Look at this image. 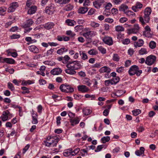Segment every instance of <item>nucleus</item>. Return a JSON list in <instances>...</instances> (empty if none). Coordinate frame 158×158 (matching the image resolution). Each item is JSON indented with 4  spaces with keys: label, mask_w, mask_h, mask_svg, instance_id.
Here are the masks:
<instances>
[{
    "label": "nucleus",
    "mask_w": 158,
    "mask_h": 158,
    "mask_svg": "<svg viewBox=\"0 0 158 158\" xmlns=\"http://www.w3.org/2000/svg\"><path fill=\"white\" fill-rule=\"evenodd\" d=\"M152 10L151 8L147 7L145 8L144 11V15L143 17H140L139 18V21L142 25L145 24V22L148 23L150 20V18L149 15L151 14Z\"/></svg>",
    "instance_id": "1"
},
{
    "label": "nucleus",
    "mask_w": 158,
    "mask_h": 158,
    "mask_svg": "<svg viewBox=\"0 0 158 158\" xmlns=\"http://www.w3.org/2000/svg\"><path fill=\"white\" fill-rule=\"evenodd\" d=\"M59 140V139L58 137L51 136L49 137H48L47 140L44 141V142L46 146L54 147L56 146Z\"/></svg>",
    "instance_id": "2"
},
{
    "label": "nucleus",
    "mask_w": 158,
    "mask_h": 158,
    "mask_svg": "<svg viewBox=\"0 0 158 158\" xmlns=\"http://www.w3.org/2000/svg\"><path fill=\"white\" fill-rule=\"evenodd\" d=\"M128 73L131 76H132L136 74L137 76H139L142 73V71L139 70V68L137 66L134 65L130 68L128 71Z\"/></svg>",
    "instance_id": "3"
},
{
    "label": "nucleus",
    "mask_w": 158,
    "mask_h": 158,
    "mask_svg": "<svg viewBox=\"0 0 158 158\" xmlns=\"http://www.w3.org/2000/svg\"><path fill=\"white\" fill-rule=\"evenodd\" d=\"M66 67H69L71 69L76 70L78 69L81 68V65L80 61H74L69 62L66 65Z\"/></svg>",
    "instance_id": "4"
},
{
    "label": "nucleus",
    "mask_w": 158,
    "mask_h": 158,
    "mask_svg": "<svg viewBox=\"0 0 158 158\" xmlns=\"http://www.w3.org/2000/svg\"><path fill=\"white\" fill-rule=\"evenodd\" d=\"M60 89L62 92L67 93H72L74 91L73 88L71 86L64 84L60 86Z\"/></svg>",
    "instance_id": "5"
},
{
    "label": "nucleus",
    "mask_w": 158,
    "mask_h": 158,
    "mask_svg": "<svg viewBox=\"0 0 158 158\" xmlns=\"http://www.w3.org/2000/svg\"><path fill=\"white\" fill-rule=\"evenodd\" d=\"M156 60V57L153 55H150L146 58L145 63L148 65H151L154 63Z\"/></svg>",
    "instance_id": "6"
},
{
    "label": "nucleus",
    "mask_w": 158,
    "mask_h": 158,
    "mask_svg": "<svg viewBox=\"0 0 158 158\" xmlns=\"http://www.w3.org/2000/svg\"><path fill=\"white\" fill-rule=\"evenodd\" d=\"M96 32L94 31H89L83 33L82 35L86 39L89 40L92 37L96 35Z\"/></svg>",
    "instance_id": "7"
},
{
    "label": "nucleus",
    "mask_w": 158,
    "mask_h": 158,
    "mask_svg": "<svg viewBox=\"0 0 158 158\" xmlns=\"http://www.w3.org/2000/svg\"><path fill=\"white\" fill-rule=\"evenodd\" d=\"M139 27L138 24H135L133 28L128 30L127 33L128 34H137L139 32Z\"/></svg>",
    "instance_id": "8"
},
{
    "label": "nucleus",
    "mask_w": 158,
    "mask_h": 158,
    "mask_svg": "<svg viewBox=\"0 0 158 158\" xmlns=\"http://www.w3.org/2000/svg\"><path fill=\"white\" fill-rule=\"evenodd\" d=\"M18 6L19 5L17 2H13L10 5V7L8 8V12L10 13L14 11Z\"/></svg>",
    "instance_id": "9"
},
{
    "label": "nucleus",
    "mask_w": 158,
    "mask_h": 158,
    "mask_svg": "<svg viewBox=\"0 0 158 158\" xmlns=\"http://www.w3.org/2000/svg\"><path fill=\"white\" fill-rule=\"evenodd\" d=\"M104 2V0H97L94 2L93 4L95 8L99 9Z\"/></svg>",
    "instance_id": "10"
},
{
    "label": "nucleus",
    "mask_w": 158,
    "mask_h": 158,
    "mask_svg": "<svg viewBox=\"0 0 158 158\" xmlns=\"http://www.w3.org/2000/svg\"><path fill=\"white\" fill-rule=\"evenodd\" d=\"M78 90L79 91L83 93L88 92L89 90V89L85 85H79L77 86Z\"/></svg>",
    "instance_id": "11"
},
{
    "label": "nucleus",
    "mask_w": 158,
    "mask_h": 158,
    "mask_svg": "<svg viewBox=\"0 0 158 158\" xmlns=\"http://www.w3.org/2000/svg\"><path fill=\"white\" fill-rule=\"evenodd\" d=\"M54 6L53 5H51L49 6L46 7L45 9V12L48 15H52L54 11Z\"/></svg>",
    "instance_id": "12"
},
{
    "label": "nucleus",
    "mask_w": 158,
    "mask_h": 158,
    "mask_svg": "<svg viewBox=\"0 0 158 158\" xmlns=\"http://www.w3.org/2000/svg\"><path fill=\"white\" fill-rule=\"evenodd\" d=\"M143 5L139 2H137L134 6L132 7V10L135 12H137L139 10V9L142 8Z\"/></svg>",
    "instance_id": "13"
},
{
    "label": "nucleus",
    "mask_w": 158,
    "mask_h": 158,
    "mask_svg": "<svg viewBox=\"0 0 158 158\" xmlns=\"http://www.w3.org/2000/svg\"><path fill=\"white\" fill-rule=\"evenodd\" d=\"M103 40L106 44L109 45H112L113 43L112 39L111 37H105Z\"/></svg>",
    "instance_id": "14"
},
{
    "label": "nucleus",
    "mask_w": 158,
    "mask_h": 158,
    "mask_svg": "<svg viewBox=\"0 0 158 158\" xmlns=\"http://www.w3.org/2000/svg\"><path fill=\"white\" fill-rule=\"evenodd\" d=\"M33 21L31 19L27 20L22 25V26L24 28L29 27L33 24Z\"/></svg>",
    "instance_id": "15"
},
{
    "label": "nucleus",
    "mask_w": 158,
    "mask_h": 158,
    "mask_svg": "<svg viewBox=\"0 0 158 158\" xmlns=\"http://www.w3.org/2000/svg\"><path fill=\"white\" fill-rule=\"evenodd\" d=\"M7 113H8V110L4 111L2 112V114L0 117V118L2 119L3 121L5 122L8 120Z\"/></svg>",
    "instance_id": "16"
},
{
    "label": "nucleus",
    "mask_w": 158,
    "mask_h": 158,
    "mask_svg": "<svg viewBox=\"0 0 158 158\" xmlns=\"http://www.w3.org/2000/svg\"><path fill=\"white\" fill-rule=\"evenodd\" d=\"M61 69L58 68H54L52 69L50 72L51 74L53 75H58L60 74L62 72Z\"/></svg>",
    "instance_id": "17"
},
{
    "label": "nucleus",
    "mask_w": 158,
    "mask_h": 158,
    "mask_svg": "<svg viewBox=\"0 0 158 158\" xmlns=\"http://www.w3.org/2000/svg\"><path fill=\"white\" fill-rule=\"evenodd\" d=\"M111 71V69L110 68L106 66H105L101 68L99 70V72L100 73H110Z\"/></svg>",
    "instance_id": "18"
},
{
    "label": "nucleus",
    "mask_w": 158,
    "mask_h": 158,
    "mask_svg": "<svg viewBox=\"0 0 158 158\" xmlns=\"http://www.w3.org/2000/svg\"><path fill=\"white\" fill-rule=\"evenodd\" d=\"M144 148L143 147H141L140 148L139 150H138L135 151V154L137 156H140L141 155L142 156H144Z\"/></svg>",
    "instance_id": "19"
},
{
    "label": "nucleus",
    "mask_w": 158,
    "mask_h": 158,
    "mask_svg": "<svg viewBox=\"0 0 158 158\" xmlns=\"http://www.w3.org/2000/svg\"><path fill=\"white\" fill-rule=\"evenodd\" d=\"M79 121V119L78 117H76L74 118L71 119L70 120V122L71 123V125L73 126H74L76 124H78Z\"/></svg>",
    "instance_id": "20"
},
{
    "label": "nucleus",
    "mask_w": 158,
    "mask_h": 158,
    "mask_svg": "<svg viewBox=\"0 0 158 158\" xmlns=\"http://www.w3.org/2000/svg\"><path fill=\"white\" fill-rule=\"evenodd\" d=\"M29 49L34 53H38L39 52L38 48L35 45H31L28 47Z\"/></svg>",
    "instance_id": "21"
},
{
    "label": "nucleus",
    "mask_w": 158,
    "mask_h": 158,
    "mask_svg": "<svg viewBox=\"0 0 158 158\" xmlns=\"http://www.w3.org/2000/svg\"><path fill=\"white\" fill-rule=\"evenodd\" d=\"M67 69L64 70L66 73L72 75L75 74L76 73L75 70L74 69H71L69 67H67Z\"/></svg>",
    "instance_id": "22"
},
{
    "label": "nucleus",
    "mask_w": 158,
    "mask_h": 158,
    "mask_svg": "<svg viewBox=\"0 0 158 158\" xmlns=\"http://www.w3.org/2000/svg\"><path fill=\"white\" fill-rule=\"evenodd\" d=\"M2 63H6L9 64H14L15 63V60L12 58H6L2 59Z\"/></svg>",
    "instance_id": "23"
},
{
    "label": "nucleus",
    "mask_w": 158,
    "mask_h": 158,
    "mask_svg": "<svg viewBox=\"0 0 158 158\" xmlns=\"http://www.w3.org/2000/svg\"><path fill=\"white\" fill-rule=\"evenodd\" d=\"M37 10V7L35 6H31L28 10L27 13L28 14L32 15L35 13Z\"/></svg>",
    "instance_id": "24"
},
{
    "label": "nucleus",
    "mask_w": 158,
    "mask_h": 158,
    "mask_svg": "<svg viewBox=\"0 0 158 158\" xmlns=\"http://www.w3.org/2000/svg\"><path fill=\"white\" fill-rule=\"evenodd\" d=\"M144 42L143 40L142 39H139L137 42H135L134 44V46L135 47H141L143 46Z\"/></svg>",
    "instance_id": "25"
},
{
    "label": "nucleus",
    "mask_w": 158,
    "mask_h": 158,
    "mask_svg": "<svg viewBox=\"0 0 158 158\" xmlns=\"http://www.w3.org/2000/svg\"><path fill=\"white\" fill-rule=\"evenodd\" d=\"M54 25L53 23L49 22L45 24L44 25V27L45 29L49 30L53 28Z\"/></svg>",
    "instance_id": "26"
},
{
    "label": "nucleus",
    "mask_w": 158,
    "mask_h": 158,
    "mask_svg": "<svg viewBox=\"0 0 158 158\" xmlns=\"http://www.w3.org/2000/svg\"><path fill=\"white\" fill-rule=\"evenodd\" d=\"M128 8V6L127 5L124 4H122L119 8V10L120 11H123L125 12H126V10Z\"/></svg>",
    "instance_id": "27"
},
{
    "label": "nucleus",
    "mask_w": 158,
    "mask_h": 158,
    "mask_svg": "<svg viewBox=\"0 0 158 158\" xmlns=\"http://www.w3.org/2000/svg\"><path fill=\"white\" fill-rule=\"evenodd\" d=\"M65 22L69 26H73L76 24V22L73 20L67 19L66 20Z\"/></svg>",
    "instance_id": "28"
},
{
    "label": "nucleus",
    "mask_w": 158,
    "mask_h": 158,
    "mask_svg": "<svg viewBox=\"0 0 158 158\" xmlns=\"http://www.w3.org/2000/svg\"><path fill=\"white\" fill-rule=\"evenodd\" d=\"M88 10V9L87 7H81L78 10V12L79 13L84 14L86 13Z\"/></svg>",
    "instance_id": "29"
},
{
    "label": "nucleus",
    "mask_w": 158,
    "mask_h": 158,
    "mask_svg": "<svg viewBox=\"0 0 158 158\" xmlns=\"http://www.w3.org/2000/svg\"><path fill=\"white\" fill-rule=\"evenodd\" d=\"M79 53L82 59L85 60L88 59V56L85 51H80Z\"/></svg>",
    "instance_id": "30"
},
{
    "label": "nucleus",
    "mask_w": 158,
    "mask_h": 158,
    "mask_svg": "<svg viewBox=\"0 0 158 158\" xmlns=\"http://www.w3.org/2000/svg\"><path fill=\"white\" fill-rule=\"evenodd\" d=\"M88 53L90 55H96L98 53L97 50L94 49H92L88 51Z\"/></svg>",
    "instance_id": "31"
},
{
    "label": "nucleus",
    "mask_w": 158,
    "mask_h": 158,
    "mask_svg": "<svg viewBox=\"0 0 158 158\" xmlns=\"http://www.w3.org/2000/svg\"><path fill=\"white\" fill-rule=\"evenodd\" d=\"M70 0H54L56 3L60 4H65L68 3Z\"/></svg>",
    "instance_id": "32"
},
{
    "label": "nucleus",
    "mask_w": 158,
    "mask_h": 158,
    "mask_svg": "<svg viewBox=\"0 0 158 158\" xmlns=\"http://www.w3.org/2000/svg\"><path fill=\"white\" fill-rule=\"evenodd\" d=\"M68 51L67 49L65 48H61L58 50L56 51L57 54L59 55H62L64 52H66Z\"/></svg>",
    "instance_id": "33"
},
{
    "label": "nucleus",
    "mask_w": 158,
    "mask_h": 158,
    "mask_svg": "<svg viewBox=\"0 0 158 158\" xmlns=\"http://www.w3.org/2000/svg\"><path fill=\"white\" fill-rule=\"evenodd\" d=\"M71 151V155L74 156L77 155L80 151V148H77L75 149L74 150L72 151V149H71L69 151Z\"/></svg>",
    "instance_id": "34"
},
{
    "label": "nucleus",
    "mask_w": 158,
    "mask_h": 158,
    "mask_svg": "<svg viewBox=\"0 0 158 158\" xmlns=\"http://www.w3.org/2000/svg\"><path fill=\"white\" fill-rule=\"evenodd\" d=\"M125 13L127 15L131 18H132L135 16V14L131 10L126 11Z\"/></svg>",
    "instance_id": "35"
},
{
    "label": "nucleus",
    "mask_w": 158,
    "mask_h": 158,
    "mask_svg": "<svg viewBox=\"0 0 158 158\" xmlns=\"http://www.w3.org/2000/svg\"><path fill=\"white\" fill-rule=\"evenodd\" d=\"M37 114H32V117L33 121L32 123L34 124H36L38 123V121L37 119Z\"/></svg>",
    "instance_id": "36"
},
{
    "label": "nucleus",
    "mask_w": 158,
    "mask_h": 158,
    "mask_svg": "<svg viewBox=\"0 0 158 158\" xmlns=\"http://www.w3.org/2000/svg\"><path fill=\"white\" fill-rule=\"evenodd\" d=\"M124 30V28L122 26L118 25L115 27V30L117 32L123 31Z\"/></svg>",
    "instance_id": "37"
},
{
    "label": "nucleus",
    "mask_w": 158,
    "mask_h": 158,
    "mask_svg": "<svg viewBox=\"0 0 158 158\" xmlns=\"http://www.w3.org/2000/svg\"><path fill=\"white\" fill-rule=\"evenodd\" d=\"M139 53L140 55H143L147 54L148 53V51L145 48H142L139 50Z\"/></svg>",
    "instance_id": "38"
},
{
    "label": "nucleus",
    "mask_w": 158,
    "mask_h": 158,
    "mask_svg": "<svg viewBox=\"0 0 158 158\" xmlns=\"http://www.w3.org/2000/svg\"><path fill=\"white\" fill-rule=\"evenodd\" d=\"M54 49L51 48L49 50H48L46 52L44 53V56H48L51 55L54 51Z\"/></svg>",
    "instance_id": "39"
},
{
    "label": "nucleus",
    "mask_w": 158,
    "mask_h": 158,
    "mask_svg": "<svg viewBox=\"0 0 158 158\" xmlns=\"http://www.w3.org/2000/svg\"><path fill=\"white\" fill-rule=\"evenodd\" d=\"M91 112V110L89 109L85 108L83 110V114L85 115H88L90 114Z\"/></svg>",
    "instance_id": "40"
},
{
    "label": "nucleus",
    "mask_w": 158,
    "mask_h": 158,
    "mask_svg": "<svg viewBox=\"0 0 158 158\" xmlns=\"http://www.w3.org/2000/svg\"><path fill=\"white\" fill-rule=\"evenodd\" d=\"M83 28V27L82 25H77L74 27L75 31L76 32L80 31Z\"/></svg>",
    "instance_id": "41"
},
{
    "label": "nucleus",
    "mask_w": 158,
    "mask_h": 158,
    "mask_svg": "<svg viewBox=\"0 0 158 158\" xmlns=\"http://www.w3.org/2000/svg\"><path fill=\"white\" fill-rule=\"evenodd\" d=\"M44 20V17L43 16H41L38 18L36 22L38 24H40L41 23L43 22Z\"/></svg>",
    "instance_id": "42"
},
{
    "label": "nucleus",
    "mask_w": 158,
    "mask_h": 158,
    "mask_svg": "<svg viewBox=\"0 0 158 158\" xmlns=\"http://www.w3.org/2000/svg\"><path fill=\"white\" fill-rule=\"evenodd\" d=\"M110 139V137L109 136H104L101 139V140L103 143H105L108 142Z\"/></svg>",
    "instance_id": "43"
},
{
    "label": "nucleus",
    "mask_w": 158,
    "mask_h": 158,
    "mask_svg": "<svg viewBox=\"0 0 158 158\" xmlns=\"http://www.w3.org/2000/svg\"><path fill=\"white\" fill-rule=\"evenodd\" d=\"M88 148L87 147L86 149H83L81 150V153L82 154V156H84L85 154H88Z\"/></svg>",
    "instance_id": "44"
},
{
    "label": "nucleus",
    "mask_w": 158,
    "mask_h": 158,
    "mask_svg": "<svg viewBox=\"0 0 158 158\" xmlns=\"http://www.w3.org/2000/svg\"><path fill=\"white\" fill-rule=\"evenodd\" d=\"M156 46V42L154 41H151L149 44V47L152 49L155 48Z\"/></svg>",
    "instance_id": "45"
},
{
    "label": "nucleus",
    "mask_w": 158,
    "mask_h": 158,
    "mask_svg": "<svg viewBox=\"0 0 158 158\" xmlns=\"http://www.w3.org/2000/svg\"><path fill=\"white\" fill-rule=\"evenodd\" d=\"M112 59L114 61H118L120 59V57L118 54H113Z\"/></svg>",
    "instance_id": "46"
},
{
    "label": "nucleus",
    "mask_w": 158,
    "mask_h": 158,
    "mask_svg": "<svg viewBox=\"0 0 158 158\" xmlns=\"http://www.w3.org/2000/svg\"><path fill=\"white\" fill-rule=\"evenodd\" d=\"M111 80L113 84H116L119 81V78L118 77H114Z\"/></svg>",
    "instance_id": "47"
},
{
    "label": "nucleus",
    "mask_w": 158,
    "mask_h": 158,
    "mask_svg": "<svg viewBox=\"0 0 158 158\" xmlns=\"http://www.w3.org/2000/svg\"><path fill=\"white\" fill-rule=\"evenodd\" d=\"M132 112L133 114L136 116L141 113V111L139 109H136L133 110Z\"/></svg>",
    "instance_id": "48"
},
{
    "label": "nucleus",
    "mask_w": 158,
    "mask_h": 158,
    "mask_svg": "<svg viewBox=\"0 0 158 158\" xmlns=\"http://www.w3.org/2000/svg\"><path fill=\"white\" fill-rule=\"evenodd\" d=\"M8 53V55H11V56L13 57H16L17 56L18 54L16 52H9L8 50L7 51Z\"/></svg>",
    "instance_id": "49"
},
{
    "label": "nucleus",
    "mask_w": 158,
    "mask_h": 158,
    "mask_svg": "<svg viewBox=\"0 0 158 158\" xmlns=\"http://www.w3.org/2000/svg\"><path fill=\"white\" fill-rule=\"evenodd\" d=\"M98 49L103 54H104L106 52V49L101 46L99 47Z\"/></svg>",
    "instance_id": "50"
},
{
    "label": "nucleus",
    "mask_w": 158,
    "mask_h": 158,
    "mask_svg": "<svg viewBox=\"0 0 158 158\" xmlns=\"http://www.w3.org/2000/svg\"><path fill=\"white\" fill-rule=\"evenodd\" d=\"M8 88L11 91H13L15 90V88L12 83L9 82L7 84Z\"/></svg>",
    "instance_id": "51"
},
{
    "label": "nucleus",
    "mask_w": 158,
    "mask_h": 158,
    "mask_svg": "<svg viewBox=\"0 0 158 158\" xmlns=\"http://www.w3.org/2000/svg\"><path fill=\"white\" fill-rule=\"evenodd\" d=\"M73 8V6L70 4L67 5L65 7V10L66 11H69L71 10Z\"/></svg>",
    "instance_id": "52"
},
{
    "label": "nucleus",
    "mask_w": 158,
    "mask_h": 158,
    "mask_svg": "<svg viewBox=\"0 0 158 158\" xmlns=\"http://www.w3.org/2000/svg\"><path fill=\"white\" fill-rule=\"evenodd\" d=\"M69 150H71L70 149H69L68 150L65 151L63 153L64 155L65 156H68L70 155H71V151H69Z\"/></svg>",
    "instance_id": "53"
},
{
    "label": "nucleus",
    "mask_w": 158,
    "mask_h": 158,
    "mask_svg": "<svg viewBox=\"0 0 158 158\" xmlns=\"http://www.w3.org/2000/svg\"><path fill=\"white\" fill-rule=\"evenodd\" d=\"M83 83L90 86L91 84L88 78L84 79L83 80Z\"/></svg>",
    "instance_id": "54"
},
{
    "label": "nucleus",
    "mask_w": 158,
    "mask_h": 158,
    "mask_svg": "<svg viewBox=\"0 0 158 158\" xmlns=\"http://www.w3.org/2000/svg\"><path fill=\"white\" fill-rule=\"evenodd\" d=\"M105 146L104 145H99L97 147V148L95 150V151L96 152H98L100 151Z\"/></svg>",
    "instance_id": "55"
},
{
    "label": "nucleus",
    "mask_w": 158,
    "mask_h": 158,
    "mask_svg": "<svg viewBox=\"0 0 158 158\" xmlns=\"http://www.w3.org/2000/svg\"><path fill=\"white\" fill-rule=\"evenodd\" d=\"M66 34L68 35H70L71 37H73L75 35V34L70 30L66 31Z\"/></svg>",
    "instance_id": "56"
},
{
    "label": "nucleus",
    "mask_w": 158,
    "mask_h": 158,
    "mask_svg": "<svg viewBox=\"0 0 158 158\" xmlns=\"http://www.w3.org/2000/svg\"><path fill=\"white\" fill-rule=\"evenodd\" d=\"M6 10V8L4 7H0V15H3V13L5 12Z\"/></svg>",
    "instance_id": "57"
},
{
    "label": "nucleus",
    "mask_w": 158,
    "mask_h": 158,
    "mask_svg": "<svg viewBox=\"0 0 158 158\" xmlns=\"http://www.w3.org/2000/svg\"><path fill=\"white\" fill-rule=\"evenodd\" d=\"M20 37L19 35L13 34V35L10 36L11 39H18Z\"/></svg>",
    "instance_id": "58"
},
{
    "label": "nucleus",
    "mask_w": 158,
    "mask_h": 158,
    "mask_svg": "<svg viewBox=\"0 0 158 158\" xmlns=\"http://www.w3.org/2000/svg\"><path fill=\"white\" fill-rule=\"evenodd\" d=\"M91 25L92 27L95 28L98 27L100 24L97 23L92 22L91 23Z\"/></svg>",
    "instance_id": "59"
},
{
    "label": "nucleus",
    "mask_w": 158,
    "mask_h": 158,
    "mask_svg": "<svg viewBox=\"0 0 158 158\" xmlns=\"http://www.w3.org/2000/svg\"><path fill=\"white\" fill-rule=\"evenodd\" d=\"M124 71V67H120L118 68H117L116 69V72L118 73H121Z\"/></svg>",
    "instance_id": "60"
},
{
    "label": "nucleus",
    "mask_w": 158,
    "mask_h": 158,
    "mask_svg": "<svg viewBox=\"0 0 158 158\" xmlns=\"http://www.w3.org/2000/svg\"><path fill=\"white\" fill-rule=\"evenodd\" d=\"M105 85L106 86H108L110 84L113 85L111 80H106L105 81Z\"/></svg>",
    "instance_id": "61"
},
{
    "label": "nucleus",
    "mask_w": 158,
    "mask_h": 158,
    "mask_svg": "<svg viewBox=\"0 0 158 158\" xmlns=\"http://www.w3.org/2000/svg\"><path fill=\"white\" fill-rule=\"evenodd\" d=\"M90 2L89 0H85L83 3V6H89L90 4Z\"/></svg>",
    "instance_id": "62"
},
{
    "label": "nucleus",
    "mask_w": 158,
    "mask_h": 158,
    "mask_svg": "<svg viewBox=\"0 0 158 158\" xmlns=\"http://www.w3.org/2000/svg\"><path fill=\"white\" fill-rule=\"evenodd\" d=\"M95 10L94 8H91L88 11V14L89 15H91L95 12Z\"/></svg>",
    "instance_id": "63"
},
{
    "label": "nucleus",
    "mask_w": 158,
    "mask_h": 158,
    "mask_svg": "<svg viewBox=\"0 0 158 158\" xmlns=\"http://www.w3.org/2000/svg\"><path fill=\"white\" fill-rule=\"evenodd\" d=\"M131 61L129 60H127L125 64V66L126 67H127L131 65Z\"/></svg>",
    "instance_id": "64"
}]
</instances>
